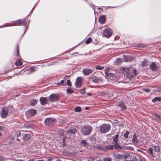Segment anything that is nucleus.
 Returning a JSON list of instances; mask_svg holds the SVG:
<instances>
[{
	"label": "nucleus",
	"instance_id": "obj_1",
	"mask_svg": "<svg viewBox=\"0 0 161 161\" xmlns=\"http://www.w3.org/2000/svg\"><path fill=\"white\" fill-rule=\"evenodd\" d=\"M122 71L126 76L129 79L134 77L137 75L136 69L132 66L123 67Z\"/></svg>",
	"mask_w": 161,
	"mask_h": 161
},
{
	"label": "nucleus",
	"instance_id": "obj_2",
	"mask_svg": "<svg viewBox=\"0 0 161 161\" xmlns=\"http://www.w3.org/2000/svg\"><path fill=\"white\" fill-rule=\"evenodd\" d=\"M92 130V127L87 125L80 128L81 134L83 136L88 135L91 134Z\"/></svg>",
	"mask_w": 161,
	"mask_h": 161
},
{
	"label": "nucleus",
	"instance_id": "obj_3",
	"mask_svg": "<svg viewBox=\"0 0 161 161\" xmlns=\"http://www.w3.org/2000/svg\"><path fill=\"white\" fill-rule=\"evenodd\" d=\"M111 125L109 124H103L99 127L100 131L102 133H106L108 132L111 129Z\"/></svg>",
	"mask_w": 161,
	"mask_h": 161
},
{
	"label": "nucleus",
	"instance_id": "obj_4",
	"mask_svg": "<svg viewBox=\"0 0 161 161\" xmlns=\"http://www.w3.org/2000/svg\"><path fill=\"white\" fill-rule=\"evenodd\" d=\"M103 36L107 38L109 37L112 33V30L109 28H106L103 32Z\"/></svg>",
	"mask_w": 161,
	"mask_h": 161
},
{
	"label": "nucleus",
	"instance_id": "obj_5",
	"mask_svg": "<svg viewBox=\"0 0 161 161\" xmlns=\"http://www.w3.org/2000/svg\"><path fill=\"white\" fill-rule=\"evenodd\" d=\"M55 119L53 118H47L45 119V123L48 125H53L55 122Z\"/></svg>",
	"mask_w": 161,
	"mask_h": 161
},
{
	"label": "nucleus",
	"instance_id": "obj_6",
	"mask_svg": "<svg viewBox=\"0 0 161 161\" xmlns=\"http://www.w3.org/2000/svg\"><path fill=\"white\" fill-rule=\"evenodd\" d=\"M37 113V111L35 109H30L27 110L26 113L27 116H32L35 115Z\"/></svg>",
	"mask_w": 161,
	"mask_h": 161
},
{
	"label": "nucleus",
	"instance_id": "obj_7",
	"mask_svg": "<svg viewBox=\"0 0 161 161\" xmlns=\"http://www.w3.org/2000/svg\"><path fill=\"white\" fill-rule=\"evenodd\" d=\"M76 83L75 84V86L76 88H80L81 87L82 83V78L81 77H78L76 81Z\"/></svg>",
	"mask_w": 161,
	"mask_h": 161
},
{
	"label": "nucleus",
	"instance_id": "obj_8",
	"mask_svg": "<svg viewBox=\"0 0 161 161\" xmlns=\"http://www.w3.org/2000/svg\"><path fill=\"white\" fill-rule=\"evenodd\" d=\"M8 109L6 107H3L2 108L1 116L2 118H4L6 117L8 113Z\"/></svg>",
	"mask_w": 161,
	"mask_h": 161
},
{
	"label": "nucleus",
	"instance_id": "obj_9",
	"mask_svg": "<svg viewBox=\"0 0 161 161\" xmlns=\"http://www.w3.org/2000/svg\"><path fill=\"white\" fill-rule=\"evenodd\" d=\"M58 98V95L56 94H52L49 96V100L50 102L56 101Z\"/></svg>",
	"mask_w": 161,
	"mask_h": 161
},
{
	"label": "nucleus",
	"instance_id": "obj_10",
	"mask_svg": "<svg viewBox=\"0 0 161 161\" xmlns=\"http://www.w3.org/2000/svg\"><path fill=\"white\" fill-rule=\"evenodd\" d=\"M93 72L92 69L85 68L83 69L82 73L85 75H88Z\"/></svg>",
	"mask_w": 161,
	"mask_h": 161
},
{
	"label": "nucleus",
	"instance_id": "obj_11",
	"mask_svg": "<svg viewBox=\"0 0 161 161\" xmlns=\"http://www.w3.org/2000/svg\"><path fill=\"white\" fill-rule=\"evenodd\" d=\"M150 68L153 71H157L158 69V67L156 65V63L154 62H152L150 66Z\"/></svg>",
	"mask_w": 161,
	"mask_h": 161
},
{
	"label": "nucleus",
	"instance_id": "obj_12",
	"mask_svg": "<svg viewBox=\"0 0 161 161\" xmlns=\"http://www.w3.org/2000/svg\"><path fill=\"white\" fill-rule=\"evenodd\" d=\"M114 149V146L113 145H109L105 146L104 147H102V150L103 151H106L107 150H112Z\"/></svg>",
	"mask_w": 161,
	"mask_h": 161
},
{
	"label": "nucleus",
	"instance_id": "obj_13",
	"mask_svg": "<svg viewBox=\"0 0 161 161\" xmlns=\"http://www.w3.org/2000/svg\"><path fill=\"white\" fill-rule=\"evenodd\" d=\"M47 99L46 97H41L40 99V103L42 105H45L47 103Z\"/></svg>",
	"mask_w": 161,
	"mask_h": 161
},
{
	"label": "nucleus",
	"instance_id": "obj_14",
	"mask_svg": "<svg viewBox=\"0 0 161 161\" xmlns=\"http://www.w3.org/2000/svg\"><path fill=\"white\" fill-rule=\"evenodd\" d=\"M113 157L117 159H120L122 158V156L118 153H113Z\"/></svg>",
	"mask_w": 161,
	"mask_h": 161
},
{
	"label": "nucleus",
	"instance_id": "obj_15",
	"mask_svg": "<svg viewBox=\"0 0 161 161\" xmlns=\"http://www.w3.org/2000/svg\"><path fill=\"white\" fill-rule=\"evenodd\" d=\"M106 19V16L105 15L101 16L99 19V22L101 24H103L104 23Z\"/></svg>",
	"mask_w": 161,
	"mask_h": 161
},
{
	"label": "nucleus",
	"instance_id": "obj_16",
	"mask_svg": "<svg viewBox=\"0 0 161 161\" xmlns=\"http://www.w3.org/2000/svg\"><path fill=\"white\" fill-rule=\"evenodd\" d=\"M118 106L120 107L121 110H125L126 108V106L123 102H120L118 103Z\"/></svg>",
	"mask_w": 161,
	"mask_h": 161
},
{
	"label": "nucleus",
	"instance_id": "obj_17",
	"mask_svg": "<svg viewBox=\"0 0 161 161\" xmlns=\"http://www.w3.org/2000/svg\"><path fill=\"white\" fill-rule=\"evenodd\" d=\"M92 81L95 83H98L101 80V79L99 77L93 76L92 77Z\"/></svg>",
	"mask_w": 161,
	"mask_h": 161
},
{
	"label": "nucleus",
	"instance_id": "obj_18",
	"mask_svg": "<svg viewBox=\"0 0 161 161\" xmlns=\"http://www.w3.org/2000/svg\"><path fill=\"white\" fill-rule=\"evenodd\" d=\"M108 70V69H106V71H105V75H107L109 77H115V73H109L107 71Z\"/></svg>",
	"mask_w": 161,
	"mask_h": 161
},
{
	"label": "nucleus",
	"instance_id": "obj_19",
	"mask_svg": "<svg viewBox=\"0 0 161 161\" xmlns=\"http://www.w3.org/2000/svg\"><path fill=\"white\" fill-rule=\"evenodd\" d=\"M153 118L155 120H161V116L158 114H153Z\"/></svg>",
	"mask_w": 161,
	"mask_h": 161
},
{
	"label": "nucleus",
	"instance_id": "obj_20",
	"mask_svg": "<svg viewBox=\"0 0 161 161\" xmlns=\"http://www.w3.org/2000/svg\"><path fill=\"white\" fill-rule=\"evenodd\" d=\"M38 101V100L35 99H33L30 100L29 103L31 106H34L36 104Z\"/></svg>",
	"mask_w": 161,
	"mask_h": 161
},
{
	"label": "nucleus",
	"instance_id": "obj_21",
	"mask_svg": "<svg viewBox=\"0 0 161 161\" xmlns=\"http://www.w3.org/2000/svg\"><path fill=\"white\" fill-rule=\"evenodd\" d=\"M76 129L75 127H73L68 130L67 131L68 134H74L76 132Z\"/></svg>",
	"mask_w": 161,
	"mask_h": 161
},
{
	"label": "nucleus",
	"instance_id": "obj_22",
	"mask_svg": "<svg viewBox=\"0 0 161 161\" xmlns=\"http://www.w3.org/2000/svg\"><path fill=\"white\" fill-rule=\"evenodd\" d=\"M149 64V61L147 59H145L144 61L142 62L141 63V65L142 66H147Z\"/></svg>",
	"mask_w": 161,
	"mask_h": 161
},
{
	"label": "nucleus",
	"instance_id": "obj_23",
	"mask_svg": "<svg viewBox=\"0 0 161 161\" xmlns=\"http://www.w3.org/2000/svg\"><path fill=\"white\" fill-rule=\"evenodd\" d=\"M26 24V19H20V22L19 25H25Z\"/></svg>",
	"mask_w": 161,
	"mask_h": 161
},
{
	"label": "nucleus",
	"instance_id": "obj_24",
	"mask_svg": "<svg viewBox=\"0 0 161 161\" xmlns=\"http://www.w3.org/2000/svg\"><path fill=\"white\" fill-rule=\"evenodd\" d=\"M114 148L115 147L116 149L121 150L122 149V147L117 143V142H115L114 145Z\"/></svg>",
	"mask_w": 161,
	"mask_h": 161
},
{
	"label": "nucleus",
	"instance_id": "obj_25",
	"mask_svg": "<svg viewBox=\"0 0 161 161\" xmlns=\"http://www.w3.org/2000/svg\"><path fill=\"white\" fill-rule=\"evenodd\" d=\"M122 158L123 157L124 158L127 159L130 156V153L128 152L122 154Z\"/></svg>",
	"mask_w": 161,
	"mask_h": 161
},
{
	"label": "nucleus",
	"instance_id": "obj_26",
	"mask_svg": "<svg viewBox=\"0 0 161 161\" xmlns=\"http://www.w3.org/2000/svg\"><path fill=\"white\" fill-rule=\"evenodd\" d=\"M31 135L29 134H26L23 137V139L25 141H28L30 138Z\"/></svg>",
	"mask_w": 161,
	"mask_h": 161
},
{
	"label": "nucleus",
	"instance_id": "obj_27",
	"mask_svg": "<svg viewBox=\"0 0 161 161\" xmlns=\"http://www.w3.org/2000/svg\"><path fill=\"white\" fill-rule=\"evenodd\" d=\"M20 19H19L15 21L14 22L12 23L10 26H19V23L20 22Z\"/></svg>",
	"mask_w": 161,
	"mask_h": 161
},
{
	"label": "nucleus",
	"instance_id": "obj_28",
	"mask_svg": "<svg viewBox=\"0 0 161 161\" xmlns=\"http://www.w3.org/2000/svg\"><path fill=\"white\" fill-rule=\"evenodd\" d=\"M119 134L118 132H117L116 135L114 136L113 137V141L114 142H117L118 140Z\"/></svg>",
	"mask_w": 161,
	"mask_h": 161
},
{
	"label": "nucleus",
	"instance_id": "obj_29",
	"mask_svg": "<svg viewBox=\"0 0 161 161\" xmlns=\"http://www.w3.org/2000/svg\"><path fill=\"white\" fill-rule=\"evenodd\" d=\"M15 64L17 66H21L22 65L21 59H18L15 62Z\"/></svg>",
	"mask_w": 161,
	"mask_h": 161
},
{
	"label": "nucleus",
	"instance_id": "obj_30",
	"mask_svg": "<svg viewBox=\"0 0 161 161\" xmlns=\"http://www.w3.org/2000/svg\"><path fill=\"white\" fill-rule=\"evenodd\" d=\"M132 140L133 142L134 143H138V142L137 139V136L135 134H134L133 135Z\"/></svg>",
	"mask_w": 161,
	"mask_h": 161
},
{
	"label": "nucleus",
	"instance_id": "obj_31",
	"mask_svg": "<svg viewBox=\"0 0 161 161\" xmlns=\"http://www.w3.org/2000/svg\"><path fill=\"white\" fill-rule=\"evenodd\" d=\"M81 145L83 146L87 147L88 146V144L85 140H83L81 142Z\"/></svg>",
	"mask_w": 161,
	"mask_h": 161
},
{
	"label": "nucleus",
	"instance_id": "obj_32",
	"mask_svg": "<svg viewBox=\"0 0 161 161\" xmlns=\"http://www.w3.org/2000/svg\"><path fill=\"white\" fill-rule=\"evenodd\" d=\"M130 161H137L138 159L136 156L134 155H132L130 156Z\"/></svg>",
	"mask_w": 161,
	"mask_h": 161
},
{
	"label": "nucleus",
	"instance_id": "obj_33",
	"mask_svg": "<svg viewBox=\"0 0 161 161\" xmlns=\"http://www.w3.org/2000/svg\"><path fill=\"white\" fill-rule=\"evenodd\" d=\"M161 101V98L158 97H156L154 99H153L152 102L153 103L158 101Z\"/></svg>",
	"mask_w": 161,
	"mask_h": 161
},
{
	"label": "nucleus",
	"instance_id": "obj_34",
	"mask_svg": "<svg viewBox=\"0 0 161 161\" xmlns=\"http://www.w3.org/2000/svg\"><path fill=\"white\" fill-rule=\"evenodd\" d=\"M74 92V91L73 90L71 87L68 88L67 90V92L68 94H71Z\"/></svg>",
	"mask_w": 161,
	"mask_h": 161
},
{
	"label": "nucleus",
	"instance_id": "obj_35",
	"mask_svg": "<svg viewBox=\"0 0 161 161\" xmlns=\"http://www.w3.org/2000/svg\"><path fill=\"white\" fill-rule=\"evenodd\" d=\"M154 151L157 153H158L160 151L159 147L158 146H156L154 147Z\"/></svg>",
	"mask_w": 161,
	"mask_h": 161
},
{
	"label": "nucleus",
	"instance_id": "obj_36",
	"mask_svg": "<svg viewBox=\"0 0 161 161\" xmlns=\"http://www.w3.org/2000/svg\"><path fill=\"white\" fill-rule=\"evenodd\" d=\"M19 47L18 45H17V52H16V53L15 54H16V55L17 56V58L20 57V56L19 53Z\"/></svg>",
	"mask_w": 161,
	"mask_h": 161
},
{
	"label": "nucleus",
	"instance_id": "obj_37",
	"mask_svg": "<svg viewBox=\"0 0 161 161\" xmlns=\"http://www.w3.org/2000/svg\"><path fill=\"white\" fill-rule=\"evenodd\" d=\"M125 147L127 150H130L131 151L134 150L133 147L131 146H125Z\"/></svg>",
	"mask_w": 161,
	"mask_h": 161
},
{
	"label": "nucleus",
	"instance_id": "obj_38",
	"mask_svg": "<svg viewBox=\"0 0 161 161\" xmlns=\"http://www.w3.org/2000/svg\"><path fill=\"white\" fill-rule=\"evenodd\" d=\"M81 110V108L80 107H77L75 108V110L76 112H80Z\"/></svg>",
	"mask_w": 161,
	"mask_h": 161
},
{
	"label": "nucleus",
	"instance_id": "obj_39",
	"mask_svg": "<svg viewBox=\"0 0 161 161\" xmlns=\"http://www.w3.org/2000/svg\"><path fill=\"white\" fill-rule=\"evenodd\" d=\"M92 39L91 38L89 37L86 41V43L87 44L90 43L92 41Z\"/></svg>",
	"mask_w": 161,
	"mask_h": 161
},
{
	"label": "nucleus",
	"instance_id": "obj_40",
	"mask_svg": "<svg viewBox=\"0 0 161 161\" xmlns=\"http://www.w3.org/2000/svg\"><path fill=\"white\" fill-rule=\"evenodd\" d=\"M122 62V60L121 58H118L116 61L117 64L119 65Z\"/></svg>",
	"mask_w": 161,
	"mask_h": 161
},
{
	"label": "nucleus",
	"instance_id": "obj_41",
	"mask_svg": "<svg viewBox=\"0 0 161 161\" xmlns=\"http://www.w3.org/2000/svg\"><path fill=\"white\" fill-rule=\"evenodd\" d=\"M112 158L110 157H106L103 158L104 161H111Z\"/></svg>",
	"mask_w": 161,
	"mask_h": 161
},
{
	"label": "nucleus",
	"instance_id": "obj_42",
	"mask_svg": "<svg viewBox=\"0 0 161 161\" xmlns=\"http://www.w3.org/2000/svg\"><path fill=\"white\" fill-rule=\"evenodd\" d=\"M149 151L152 156H155V154H154L153 153V149L152 148H150L149 149Z\"/></svg>",
	"mask_w": 161,
	"mask_h": 161
},
{
	"label": "nucleus",
	"instance_id": "obj_43",
	"mask_svg": "<svg viewBox=\"0 0 161 161\" xmlns=\"http://www.w3.org/2000/svg\"><path fill=\"white\" fill-rule=\"evenodd\" d=\"M24 127H25V128H30L31 127V126L30 125H29L28 124L26 123L24 125Z\"/></svg>",
	"mask_w": 161,
	"mask_h": 161
},
{
	"label": "nucleus",
	"instance_id": "obj_44",
	"mask_svg": "<svg viewBox=\"0 0 161 161\" xmlns=\"http://www.w3.org/2000/svg\"><path fill=\"white\" fill-rule=\"evenodd\" d=\"M96 68L97 69L101 70L104 68V67H102L98 65L96 66Z\"/></svg>",
	"mask_w": 161,
	"mask_h": 161
},
{
	"label": "nucleus",
	"instance_id": "obj_45",
	"mask_svg": "<svg viewBox=\"0 0 161 161\" xmlns=\"http://www.w3.org/2000/svg\"><path fill=\"white\" fill-rule=\"evenodd\" d=\"M80 92L81 94H84L85 93V90L84 88H83L82 89H81L80 90Z\"/></svg>",
	"mask_w": 161,
	"mask_h": 161
},
{
	"label": "nucleus",
	"instance_id": "obj_46",
	"mask_svg": "<svg viewBox=\"0 0 161 161\" xmlns=\"http://www.w3.org/2000/svg\"><path fill=\"white\" fill-rule=\"evenodd\" d=\"M129 134V132L128 131H127L125 133L124 135V136L125 138H127L128 137V135Z\"/></svg>",
	"mask_w": 161,
	"mask_h": 161
},
{
	"label": "nucleus",
	"instance_id": "obj_47",
	"mask_svg": "<svg viewBox=\"0 0 161 161\" xmlns=\"http://www.w3.org/2000/svg\"><path fill=\"white\" fill-rule=\"evenodd\" d=\"M67 85L69 86H71V84L70 80H68L67 81Z\"/></svg>",
	"mask_w": 161,
	"mask_h": 161
},
{
	"label": "nucleus",
	"instance_id": "obj_48",
	"mask_svg": "<svg viewBox=\"0 0 161 161\" xmlns=\"http://www.w3.org/2000/svg\"><path fill=\"white\" fill-rule=\"evenodd\" d=\"M21 132L19 131L16 132V135L17 137H19L20 136Z\"/></svg>",
	"mask_w": 161,
	"mask_h": 161
},
{
	"label": "nucleus",
	"instance_id": "obj_49",
	"mask_svg": "<svg viewBox=\"0 0 161 161\" xmlns=\"http://www.w3.org/2000/svg\"><path fill=\"white\" fill-rule=\"evenodd\" d=\"M64 83V80H61L59 82H58L57 83V85L61 84L63 85Z\"/></svg>",
	"mask_w": 161,
	"mask_h": 161
},
{
	"label": "nucleus",
	"instance_id": "obj_50",
	"mask_svg": "<svg viewBox=\"0 0 161 161\" xmlns=\"http://www.w3.org/2000/svg\"><path fill=\"white\" fill-rule=\"evenodd\" d=\"M143 90L145 92H148L150 91V90L148 88H144Z\"/></svg>",
	"mask_w": 161,
	"mask_h": 161
},
{
	"label": "nucleus",
	"instance_id": "obj_51",
	"mask_svg": "<svg viewBox=\"0 0 161 161\" xmlns=\"http://www.w3.org/2000/svg\"><path fill=\"white\" fill-rule=\"evenodd\" d=\"M4 160V158L2 156H0V161H3Z\"/></svg>",
	"mask_w": 161,
	"mask_h": 161
},
{
	"label": "nucleus",
	"instance_id": "obj_52",
	"mask_svg": "<svg viewBox=\"0 0 161 161\" xmlns=\"http://www.w3.org/2000/svg\"><path fill=\"white\" fill-rule=\"evenodd\" d=\"M27 29H28V26H26L25 27V31H24L25 33V32L27 31Z\"/></svg>",
	"mask_w": 161,
	"mask_h": 161
},
{
	"label": "nucleus",
	"instance_id": "obj_53",
	"mask_svg": "<svg viewBox=\"0 0 161 161\" xmlns=\"http://www.w3.org/2000/svg\"><path fill=\"white\" fill-rule=\"evenodd\" d=\"M87 161H94V159L93 158H91L87 160Z\"/></svg>",
	"mask_w": 161,
	"mask_h": 161
},
{
	"label": "nucleus",
	"instance_id": "obj_54",
	"mask_svg": "<svg viewBox=\"0 0 161 161\" xmlns=\"http://www.w3.org/2000/svg\"><path fill=\"white\" fill-rule=\"evenodd\" d=\"M60 135H61L62 136L63 135H64V132H63V131H61V132H60Z\"/></svg>",
	"mask_w": 161,
	"mask_h": 161
},
{
	"label": "nucleus",
	"instance_id": "obj_55",
	"mask_svg": "<svg viewBox=\"0 0 161 161\" xmlns=\"http://www.w3.org/2000/svg\"><path fill=\"white\" fill-rule=\"evenodd\" d=\"M3 127L1 126H0V130H3Z\"/></svg>",
	"mask_w": 161,
	"mask_h": 161
},
{
	"label": "nucleus",
	"instance_id": "obj_56",
	"mask_svg": "<svg viewBox=\"0 0 161 161\" xmlns=\"http://www.w3.org/2000/svg\"><path fill=\"white\" fill-rule=\"evenodd\" d=\"M137 150L139 152H142V151L140 149H138Z\"/></svg>",
	"mask_w": 161,
	"mask_h": 161
},
{
	"label": "nucleus",
	"instance_id": "obj_57",
	"mask_svg": "<svg viewBox=\"0 0 161 161\" xmlns=\"http://www.w3.org/2000/svg\"><path fill=\"white\" fill-rule=\"evenodd\" d=\"M28 161H35L34 159H31L29 160Z\"/></svg>",
	"mask_w": 161,
	"mask_h": 161
},
{
	"label": "nucleus",
	"instance_id": "obj_58",
	"mask_svg": "<svg viewBox=\"0 0 161 161\" xmlns=\"http://www.w3.org/2000/svg\"><path fill=\"white\" fill-rule=\"evenodd\" d=\"M52 158H51L48 160V161H52Z\"/></svg>",
	"mask_w": 161,
	"mask_h": 161
},
{
	"label": "nucleus",
	"instance_id": "obj_59",
	"mask_svg": "<svg viewBox=\"0 0 161 161\" xmlns=\"http://www.w3.org/2000/svg\"><path fill=\"white\" fill-rule=\"evenodd\" d=\"M34 8H35V6H34V7H33V8H32V9L31 10V13L33 12V9H34Z\"/></svg>",
	"mask_w": 161,
	"mask_h": 161
},
{
	"label": "nucleus",
	"instance_id": "obj_60",
	"mask_svg": "<svg viewBox=\"0 0 161 161\" xmlns=\"http://www.w3.org/2000/svg\"><path fill=\"white\" fill-rule=\"evenodd\" d=\"M74 161H82V160L81 159H79V160H74Z\"/></svg>",
	"mask_w": 161,
	"mask_h": 161
},
{
	"label": "nucleus",
	"instance_id": "obj_61",
	"mask_svg": "<svg viewBox=\"0 0 161 161\" xmlns=\"http://www.w3.org/2000/svg\"><path fill=\"white\" fill-rule=\"evenodd\" d=\"M22 160L21 159H17L15 161H21Z\"/></svg>",
	"mask_w": 161,
	"mask_h": 161
},
{
	"label": "nucleus",
	"instance_id": "obj_62",
	"mask_svg": "<svg viewBox=\"0 0 161 161\" xmlns=\"http://www.w3.org/2000/svg\"><path fill=\"white\" fill-rule=\"evenodd\" d=\"M37 161H44L43 160H38Z\"/></svg>",
	"mask_w": 161,
	"mask_h": 161
},
{
	"label": "nucleus",
	"instance_id": "obj_63",
	"mask_svg": "<svg viewBox=\"0 0 161 161\" xmlns=\"http://www.w3.org/2000/svg\"><path fill=\"white\" fill-rule=\"evenodd\" d=\"M123 161H130V160H127L126 159H124L123 160Z\"/></svg>",
	"mask_w": 161,
	"mask_h": 161
},
{
	"label": "nucleus",
	"instance_id": "obj_64",
	"mask_svg": "<svg viewBox=\"0 0 161 161\" xmlns=\"http://www.w3.org/2000/svg\"><path fill=\"white\" fill-rule=\"evenodd\" d=\"M139 161H143L142 159H140Z\"/></svg>",
	"mask_w": 161,
	"mask_h": 161
}]
</instances>
